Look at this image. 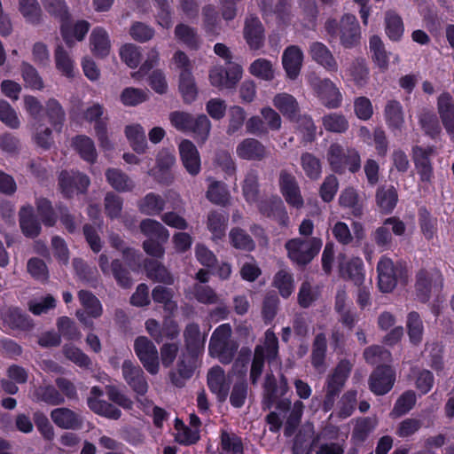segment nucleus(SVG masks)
Returning a JSON list of instances; mask_svg holds the SVG:
<instances>
[{
	"instance_id": "412c9836",
	"label": "nucleus",
	"mask_w": 454,
	"mask_h": 454,
	"mask_svg": "<svg viewBox=\"0 0 454 454\" xmlns=\"http://www.w3.org/2000/svg\"><path fill=\"white\" fill-rule=\"evenodd\" d=\"M207 385L219 401H224L229 394L231 379L221 367L215 366L207 373Z\"/></svg>"
},
{
	"instance_id": "58836bf2",
	"label": "nucleus",
	"mask_w": 454,
	"mask_h": 454,
	"mask_svg": "<svg viewBox=\"0 0 454 454\" xmlns=\"http://www.w3.org/2000/svg\"><path fill=\"white\" fill-rule=\"evenodd\" d=\"M260 212L267 216L278 217L281 224L286 225L288 216L280 199L274 198L270 201H261L258 205Z\"/></svg>"
},
{
	"instance_id": "7c9ffc66",
	"label": "nucleus",
	"mask_w": 454,
	"mask_h": 454,
	"mask_svg": "<svg viewBox=\"0 0 454 454\" xmlns=\"http://www.w3.org/2000/svg\"><path fill=\"white\" fill-rule=\"evenodd\" d=\"M433 152L434 150L431 147L421 148L416 146L413 148L414 162L422 181H429L431 178L432 168L428 158Z\"/></svg>"
},
{
	"instance_id": "4be33fe9",
	"label": "nucleus",
	"mask_w": 454,
	"mask_h": 454,
	"mask_svg": "<svg viewBox=\"0 0 454 454\" xmlns=\"http://www.w3.org/2000/svg\"><path fill=\"white\" fill-rule=\"evenodd\" d=\"M180 158L187 172L196 176L200 171V157L196 146L187 139L178 145Z\"/></svg>"
},
{
	"instance_id": "a211bd4d",
	"label": "nucleus",
	"mask_w": 454,
	"mask_h": 454,
	"mask_svg": "<svg viewBox=\"0 0 454 454\" xmlns=\"http://www.w3.org/2000/svg\"><path fill=\"white\" fill-rule=\"evenodd\" d=\"M244 38L251 50H259L264 43V27L261 20L253 15L245 20Z\"/></svg>"
},
{
	"instance_id": "473e14b6",
	"label": "nucleus",
	"mask_w": 454,
	"mask_h": 454,
	"mask_svg": "<svg viewBox=\"0 0 454 454\" xmlns=\"http://www.w3.org/2000/svg\"><path fill=\"white\" fill-rule=\"evenodd\" d=\"M438 111L446 130L454 134V103L450 94L443 93L438 98Z\"/></svg>"
},
{
	"instance_id": "e433bc0d",
	"label": "nucleus",
	"mask_w": 454,
	"mask_h": 454,
	"mask_svg": "<svg viewBox=\"0 0 454 454\" xmlns=\"http://www.w3.org/2000/svg\"><path fill=\"white\" fill-rule=\"evenodd\" d=\"M384 115L388 128L392 130H400L403 126V107L398 101H388L385 106Z\"/></svg>"
},
{
	"instance_id": "4d7b16f0",
	"label": "nucleus",
	"mask_w": 454,
	"mask_h": 454,
	"mask_svg": "<svg viewBox=\"0 0 454 454\" xmlns=\"http://www.w3.org/2000/svg\"><path fill=\"white\" fill-rule=\"evenodd\" d=\"M350 302L348 301L344 291H339L336 295L335 308L340 315L341 322L348 327H351L355 322L353 315L349 311Z\"/></svg>"
},
{
	"instance_id": "338daca9",
	"label": "nucleus",
	"mask_w": 454,
	"mask_h": 454,
	"mask_svg": "<svg viewBox=\"0 0 454 454\" xmlns=\"http://www.w3.org/2000/svg\"><path fill=\"white\" fill-rule=\"evenodd\" d=\"M323 125L329 131L341 133L348 129V122L343 115L331 114L323 118Z\"/></svg>"
},
{
	"instance_id": "a878e982",
	"label": "nucleus",
	"mask_w": 454,
	"mask_h": 454,
	"mask_svg": "<svg viewBox=\"0 0 454 454\" xmlns=\"http://www.w3.org/2000/svg\"><path fill=\"white\" fill-rule=\"evenodd\" d=\"M237 155L247 160H261L266 154L265 146L254 138L242 140L236 148Z\"/></svg>"
},
{
	"instance_id": "680f3d73",
	"label": "nucleus",
	"mask_w": 454,
	"mask_h": 454,
	"mask_svg": "<svg viewBox=\"0 0 454 454\" xmlns=\"http://www.w3.org/2000/svg\"><path fill=\"white\" fill-rule=\"evenodd\" d=\"M0 121L7 127L14 129L20 125L16 111L4 99H0Z\"/></svg>"
},
{
	"instance_id": "cd10ccee",
	"label": "nucleus",
	"mask_w": 454,
	"mask_h": 454,
	"mask_svg": "<svg viewBox=\"0 0 454 454\" xmlns=\"http://www.w3.org/2000/svg\"><path fill=\"white\" fill-rule=\"evenodd\" d=\"M309 54L314 61L330 72H337L338 64L331 51L322 43L315 42L309 46Z\"/></svg>"
},
{
	"instance_id": "774afa93",
	"label": "nucleus",
	"mask_w": 454,
	"mask_h": 454,
	"mask_svg": "<svg viewBox=\"0 0 454 454\" xmlns=\"http://www.w3.org/2000/svg\"><path fill=\"white\" fill-rule=\"evenodd\" d=\"M169 120L173 127L183 132L191 131L194 124L193 117L184 112L172 113L169 115Z\"/></svg>"
},
{
	"instance_id": "3c124183",
	"label": "nucleus",
	"mask_w": 454,
	"mask_h": 454,
	"mask_svg": "<svg viewBox=\"0 0 454 454\" xmlns=\"http://www.w3.org/2000/svg\"><path fill=\"white\" fill-rule=\"evenodd\" d=\"M19 9L26 20L36 25L41 20V8L37 0H20Z\"/></svg>"
},
{
	"instance_id": "bf43d9fd",
	"label": "nucleus",
	"mask_w": 454,
	"mask_h": 454,
	"mask_svg": "<svg viewBox=\"0 0 454 454\" xmlns=\"http://www.w3.org/2000/svg\"><path fill=\"white\" fill-rule=\"evenodd\" d=\"M145 268L148 278L164 284H173L174 279L172 275L163 265L155 262H151L145 266Z\"/></svg>"
},
{
	"instance_id": "c756f323",
	"label": "nucleus",
	"mask_w": 454,
	"mask_h": 454,
	"mask_svg": "<svg viewBox=\"0 0 454 454\" xmlns=\"http://www.w3.org/2000/svg\"><path fill=\"white\" fill-rule=\"evenodd\" d=\"M248 72L254 77L270 82L275 79L276 67L274 64L265 58H258L254 59L248 67Z\"/></svg>"
},
{
	"instance_id": "0e129e2a",
	"label": "nucleus",
	"mask_w": 454,
	"mask_h": 454,
	"mask_svg": "<svg viewBox=\"0 0 454 454\" xmlns=\"http://www.w3.org/2000/svg\"><path fill=\"white\" fill-rule=\"evenodd\" d=\"M148 98L147 91L136 88H126L121 94V101L128 106H134L145 102Z\"/></svg>"
},
{
	"instance_id": "ddd939ff",
	"label": "nucleus",
	"mask_w": 454,
	"mask_h": 454,
	"mask_svg": "<svg viewBox=\"0 0 454 454\" xmlns=\"http://www.w3.org/2000/svg\"><path fill=\"white\" fill-rule=\"evenodd\" d=\"M310 84L327 107L336 108L340 105L341 94L332 81L313 77L310 79Z\"/></svg>"
},
{
	"instance_id": "2eb2a0df",
	"label": "nucleus",
	"mask_w": 454,
	"mask_h": 454,
	"mask_svg": "<svg viewBox=\"0 0 454 454\" xmlns=\"http://www.w3.org/2000/svg\"><path fill=\"white\" fill-rule=\"evenodd\" d=\"M79 299L84 311H77V317L84 325L92 327L90 317H99L103 311L102 305L95 295L87 291H80Z\"/></svg>"
},
{
	"instance_id": "39448f33",
	"label": "nucleus",
	"mask_w": 454,
	"mask_h": 454,
	"mask_svg": "<svg viewBox=\"0 0 454 454\" xmlns=\"http://www.w3.org/2000/svg\"><path fill=\"white\" fill-rule=\"evenodd\" d=\"M321 247L322 240L318 238L309 239L295 238L286 243L289 259L300 265L309 263L318 254Z\"/></svg>"
},
{
	"instance_id": "79ce46f5",
	"label": "nucleus",
	"mask_w": 454,
	"mask_h": 454,
	"mask_svg": "<svg viewBox=\"0 0 454 454\" xmlns=\"http://www.w3.org/2000/svg\"><path fill=\"white\" fill-rule=\"evenodd\" d=\"M165 207V200L160 195L150 192L146 194L139 202L138 208L141 213L147 215H159Z\"/></svg>"
},
{
	"instance_id": "72a5a7b5",
	"label": "nucleus",
	"mask_w": 454,
	"mask_h": 454,
	"mask_svg": "<svg viewBox=\"0 0 454 454\" xmlns=\"http://www.w3.org/2000/svg\"><path fill=\"white\" fill-rule=\"evenodd\" d=\"M3 319L12 330L29 331L34 326L29 316L23 313L18 308L9 309L8 311L4 313Z\"/></svg>"
},
{
	"instance_id": "c85d7f7f",
	"label": "nucleus",
	"mask_w": 454,
	"mask_h": 454,
	"mask_svg": "<svg viewBox=\"0 0 454 454\" xmlns=\"http://www.w3.org/2000/svg\"><path fill=\"white\" fill-rule=\"evenodd\" d=\"M273 106L286 117L294 120L299 113V106L295 98L288 93L281 92L274 96Z\"/></svg>"
},
{
	"instance_id": "c9c22d12",
	"label": "nucleus",
	"mask_w": 454,
	"mask_h": 454,
	"mask_svg": "<svg viewBox=\"0 0 454 454\" xmlns=\"http://www.w3.org/2000/svg\"><path fill=\"white\" fill-rule=\"evenodd\" d=\"M72 146L78 153L81 158L90 163L97 160V151L94 142L86 136H76L72 139Z\"/></svg>"
},
{
	"instance_id": "393cba45",
	"label": "nucleus",
	"mask_w": 454,
	"mask_h": 454,
	"mask_svg": "<svg viewBox=\"0 0 454 454\" xmlns=\"http://www.w3.org/2000/svg\"><path fill=\"white\" fill-rule=\"evenodd\" d=\"M279 184L286 202L294 207H301L303 200L294 177L286 172H282L280 174Z\"/></svg>"
},
{
	"instance_id": "4c0bfd02",
	"label": "nucleus",
	"mask_w": 454,
	"mask_h": 454,
	"mask_svg": "<svg viewBox=\"0 0 454 454\" xmlns=\"http://www.w3.org/2000/svg\"><path fill=\"white\" fill-rule=\"evenodd\" d=\"M140 231L148 237V239H158L161 243L169 238L168 231L158 221L153 219L143 220L140 223Z\"/></svg>"
},
{
	"instance_id": "f3484780",
	"label": "nucleus",
	"mask_w": 454,
	"mask_h": 454,
	"mask_svg": "<svg viewBox=\"0 0 454 454\" xmlns=\"http://www.w3.org/2000/svg\"><path fill=\"white\" fill-rule=\"evenodd\" d=\"M395 372L389 366H379L370 379V388L375 395H385L392 388Z\"/></svg>"
},
{
	"instance_id": "c03bdc74",
	"label": "nucleus",
	"mask_w": 454,
	"mask_h": 454,
	"mask_svg": "<svg viewBox=\"0 0 454 454\" xmlns=\"http://www.w3.org/2000/svg\"><path fill=\"white\" fill-rule=\"evenodd\" d=\"M99 266L101 270L108 275L113 273L117 282L123 287L130 286L131 282L127 275L126 271L119 270L120 264L118 261H114L111 265L108 263V258L106 254L99 256Z\"/></svg>"
},
{
	"instance_id": "6ab92c4d",
	"label": "nucleus",
	"mask_w": 454,
	"mask_h": 454,
	"mask_svg": "<svg viewBox=\"0 0 454 454\" xmlns=\"http://www.w3.org/2000/svg\"><path fill=\"white\" fill-rule=\"evenodd\" d=\"M122 375L129 386L139 396H143L148 389L142 369L131 361H124L122 364Z\"/></svg>"
},
{
	"instance_id": "603ef678",
	"label": "nucleus",
	"mask_w": 454,
	"mask_h": 454,
	"mask_svg": "<svg viewBox=\"0 0 454 454\" xmlns=\"http://www.w3.org/2000/svg\"><path fill=\"white\" fill-rule=\"evenodd\" d=\"M152 296L155 302L162 304L164 309L170 314L177 309L176 301L172 300L173 293L169 288L158 286L153 290Z\"/></svg>"
},
{
	"instance_id": "6e6552de",
	"label": "nucleus",
	"mask_w": 454,
	"mask_h": 454,
	"mask_svg": "<svg viewBox=\"0 0 454 454\" xmlns=\"http://www.w3.org/2000/svg\"><path fill=\"white\" fill-rule=\"evenodd\" d=\"M242 75L243 68L238 63L228 65L227 68L221 65H215L209 70L208 79L210 84L219 90L233 89L241 80Z\"/></svg>"
},
{
	"instance_id": "5fc2aeb1",
	"label": "nucleus",
	"mask_w": 454,
	"mask_h": 454,
	"mask_svg": "<svg viewBox=\"0 0 454 454\" xmlns=\"http://www.w3.org/2000/svg\"><path fill=\"white\" fill-rule=\"evenodd\" d=\"M273 285L284 298H287L294 291V278L286 270H280L274 277Z\"/></svg>"
},
{
	"instance_id": "bb28decb",
	"label": "nucleus",
	"mask_w": 454,
	"mask_h": 454,
	"mask_svg": "<svg viewBox=\"0 0 454 454\" xmlns=\"http://www.w3.org/2000/svg\"><path fill=\"white\" fill-rule=\"evenodd\" d=\"M90 47L92 53L98 58H105L110 53L111 41L105 28H93L90 35Z\"/></svg>"
},
{
	"instance_id": "49530a36",
	"label": "nucleus",
	"mask_w": 454,
	"mask_h": 454,
	"mask_svg": "<svg viewBox=\"0 0 454 454\" xmlns=\"http://www.w3.org/2000/svg\"><path fill=\"white\" fill-rule=\"evenodd\" d=\"M376 197L378 206L386 213L391 212L397 203V192L393 186L380 187Z\"/></svg>"
},
{
	"instance_id": "7ed1b4c3",
	"label": "nucleus",
	"mask_w": 454,
	"mask_h": 454,
	"mask_svg": "<svg viewBox=\"0 0 454 454\" xmlns=\"http://www.w3.org/2000/svg\"><path fill=\"white\" fill-rule=\"evenodd\" d=\"M59 20L61 22V35L65 43L70 47L82 42L90 25L83 20H74L70 17L67 7L59 1Z\"/></svg>"
},
{
	"instance_id": "f257e3e1",
	"label": "nucleus",
	"mask_w": 454,
	"mask_h": 454,
	"mask_svg": "<svg viewBox=\"0 0 454 454\" xmlns=\"http://www.w3.org/2000/svg\"><path fill=\"white\" fill-rule=\"evenodd\" d=\"M325 27L332 37L340 36V43L345 48H352L360 41V27L354 15L346 14L340 22L335 19H329Z\"/></svg>"
},
{
	"instance_id": "6e6d98bb",
	"label": "nucleus",
	"mask_w": 454,
	"mask_h": 454,
	"mask_svg": "<svg viewBox=\"0 0 454 454\" xmlns=\"http://www.w3.org/2000/svg\"><path fill=\"white\" fill-rule=\"evenodd\" d=\"M227 216L219 212H211L207 217V227L214 239H221L225 233Z\"/></svg>"
},
{
	"instance_id": "09e8293b",
	"label": "nucleus",
	"mask_w": 454,
	"mask_h": 454,
	"mask_svg": "<svg viewBox=\"0 0 454 454\" xmlns=\"http://www.w3.org/2000/svg\"><path fill=\"white\" fill-rule=\"evenodd\" d=\"M179 90L186 103L195 100L198 90L192 72L180 73Z\"/></svg>"
},
{
	"instance_id": "2f4dec72",
	"label": "nucleus",
	"mask_w": 454,
	"mask_h": 454,
	"mask_svg": "<svg viewBox=\"0 0 454 454\" xmlns=\"http://www.w3.org/2000/svg\"><path fill=\"white\" fill-rule=\"evenodd\" d=\"M218 451L219 454H244L242 439L232 432L222 431Z\"/></svg>"
},
{
	"instance_id": "20e7f679",
	"label": "nucleus",
	"mask_w": 454,
	"mask_h": 454,
	"mask_svg": "<svg viewBox=\"0 0 454 454\" xmlns=\"http://www.w3.org/2000/svg\"><path fill=\"white\" fill-rule=\"evenodd\" d=\"M278 339L275 333L268 330L265 333L264 342L262 345H258L254 350V356L251 367V380L255 383L262 374L264 361L267 360L270 366L276 364V358L278 356Z\"/></svg>"
},
{
	"instance_id": "e2e57ef3",
	"label": "nucleus",
	"mask_w": 454,
	"mask_h": 454,
	"mask_svg": "<svg viewBox=\"0 0 454 454\" xmlns=\"http://www.w3.org/2000/svg\"><path fill=\"white\" fill-rule=\"evenodd\" d=\"M415 403V393L411 390L406 391L397 399L391 414L394 417H399L403 414H405L412 409Z\"/></svg>"
},
{
	"instance_id": "052dcab7",
	"label": "nucleus",
	"mask_w": 454,
	"mask_h": 454,
	"mask_svg": "<svg viewBox=\"0 0 454 454\" xmlns=\"http://www.w3.org/2000/svg\"><path fill=\"white\" fill-rule=\"evenodd\" d=\"M175 36L191 48H196L199 45V37L196 31L187 25L178 24L175 28Z\"/></svg>"
},
{
	"instance_id": "f8f14e48",
	"label": "nucleus",
	"mask_w": 454,
	"mask_h": 454,
	"mask_svg": "<svg viewBox=\"0 0 454 454\" xmlns=\"http://www.w3.org/2000/svg\"><path fill=\"white\" fill-rule=\"evenodd\" d=\"M351 369L348 361H341L334 372L327 380L326 398L325 401V409H330L334 397L343 387Z\"/></svg>"
},
{
	"instance_id": "37998d69",
	"label": "nucleus",
	"mask_w": 454,
	"mask_h": 454,
	"mask_svg": "<svg viewBox=\"0 0 454 454\" xmlns=\"http://www.w3.org/2000/svg\"><path fill=\"white\" fill-rule=\"evenodd\" d=\"M20 72L27 88L32 90H42L44 88L43 78L31 64L23 61L20 65Z\"/></svg>"
},
{
	"instance_id": "b1692460",
	"label": "nucleus",
	"mask_w": 454,
	"mask_h": 454,
	"mask_svg": "<svg viewBox=\"0 0 454 454\" xmlns=\"http://www.w3.org/2000/svg\"><path fill=\"white\" fill-rule=\"evenodd\" d=\"M19 218L21 231L27 238L34 239L40 234L41 223L31 205H25L20 207Z\"/></svg>"
},
{
	"instance_id": "69168bd1",
	"label": "nucleus",
	"mask_w": 454,
	"mask_h": 454,
	"mask_svg": "<svg viewBox=\"0 0 454 454\" xmlns=\"http://www.w3.org/2000/svg\"><path fill=\"white\" fill-rule=\"evenodd\" d=\"M176 440L183 444L194 443L200 437L199 429L189 428L181 421L176 420Z\"/></svg>"
},
{
	"instance_id": "423d86ee",
	"label": "nucleus",
	"mask_w": 454,
	"mask_h": 454,
	"mask_svg": "<svg viewBox=\"0 0 454 454\" xmlns=\"http://www.w3.org/2000/svg\"><path fill=\"white\" fill-rule=\"evenodd\" d=\"M231 328L229 324L219 325L213 333L209 342V354L222 363L231 362L236 347L230 340Z\"/></svg>"
},
{
	"instance_id": "f03ea898",
	"label": "nucleus",
	"mask_w": 454,
	"mask_h": 454,
	"mask_svg": "<svg viewBox=\"0 0 454 454\" xmlns=\"http://www.w3.org/2000/svg\"><path fill=\"white\" fill-rule=\"evenodd\" d=\"M184 335L189 355L187 359L184 356L180 358L178 372L182 377L189 378L193 370L194 356L204 348L206 336L201 335L199 325L195 324L188 325Z\"/></svg>"
},
{
	"instance_id": "a19ab883",
	"label": "nucleus",
	"mask_w": 454,
	"mask_h": 454,
	"mask_svg": "<svg viewBox=\"0 0 454 454\" xmlns=\"http://www.w3.org/2000/svg\"><path fill=\"white\" fill-rule=\"evenodd\" d=\"M125 135L131 147L138 153H143L147 146L145 130L140 124H130L125 128Z\"/></svg>"
},
{
	"instance_id": "8fccbe9b",
	"label": "nucleus",
	"mask_w": 454,
	"mask_h": 454,
	"mask_svg": "<svg viewBox=\"0 0 454 454\" xmlns=\"http://www.w3.org/2000/svg\"><path fill=\"white\" fill-rule=\"evenodd\" d=\"M325 348V336L322 333H319L316 336L312 352V364L319 373H323L325 370L324 364Z\"/></svg>"
},
{
	"instance_id": "9b49d317",
	"label": "nucleus",
	"mask_w": 454,
	"mask_h": 454,
	"mask_svg": "<svg viewBox=\"0 0 454 454\" xmlns=\"http://www.w3.org/2000/svg\"><path fill=\"white\" fill-rule=\"evenodd\" d=\"M377 271L380 290L383 293L393 291L402 274V270L396 267L389 258L382 257L378 263Z\"/></svg>"
},
{
	"instance_id": "dca6fc26",
	"label": "nucleus",
	"mask_w": 454,
	"mask_h": 454,
	"mask_svg": "<svg viewBox=\"0 0 454 454\" xmlns=\"http://www.w3.org/2000/svg\"><path fill=\"white\" fill-rule=\"evenodd\" d=\"M176 162L174 153L168 150H161L157 155L156 166L150 169L149 175L158 182L169 184L173 181V175L170 168Z\"/></svg>"
},
{
	"instance_id": "864d4df0",
	"label": "nucleus",
	"mask_w": 454,
	"mask_h": 454,
	"mask_svg": "<svg viewBox=\"0 0 454 454\" xmlns=\"http://www.w3.org/2000/svg\"><path fill=\"white\" fill-rule=\"evenodd\" d=\"M231 245L237 248L246 251H252L254 248V242L251 237L242 229L233 228L229 233Z\"/></svg>"
},
{
	"instance_id": "5701e85b",
	"label": "nucleus",
	"mask_w": 454,
	"mask_h": 454,
	"mask_svg": "<svg viewBox=\"0 0 454 454\" xmlns=\"http://www.w3.org/2000/svg\"><path fill=\"white\" fill-rule=\"evenodd\" d=\"M340 259L341 277L351 280L356 286H360L364 279L362 260L358 257L347 258L345 255H341Z\"/></svg>"
},
{
	"instance_id": "ea45409f",
	"label": "nucleus",
	"mask_w": 454,
	"mask_h": 454,
	"mask_svg": "<svg viewBox=\"0 0 454 454\" xmlns=\"http://www.w3.org/2000/svg\"><path fill=\"white\" fill-rule=\"evenodd\" d=\"M369 69L364 59L354 60L348 67L345 69V76L359 87L364 86L368 80Z\"/></svg>"
},
{
	"instance_id": "9d476101",
	"label": "nucleus",
	"mask_w": 454,
	"mask_h": 454,
	"mask_svg": "<svg viewBox=\"0 0 454 454\" xmlns=\"http://www.w3.org/2000/svg\"><path fill=\"white\" fill-rule=\"evenodd\" d=\"M134 349L145 369L153 375L157 374L160 371V358L158 349L153 341L145 336L137 337Z\"/></svg>"
},
{
	"instance_id": "4468645a",
	"label": "nucleus",
	"mask_w": 454,
	"mask_h": 454,
	"mask_svg": "<svg viewBox=\"0 0 454 454\" xmlns=\"http://www.w3.org/2000/svg\"><path fill=\"white\" fill-rule=\"evenodd\" d=\"M104 392L98 387H93L87 399L89 408L98 415L110 419H118L121 411L113 404L102 399Z\"/></svg>"
},
{
	"instance_id": "aec40b11",
	"label": "nucleus",
	"mask_w": 454,
	"mask_h": 454,
	"mask_svg": "<svg viewBox=\"0 0 454 454\" xmlns=\"http://www.w3.org/2000/svg\"><path fill=\"white\" fill-rule=\"evenodd\" d=\"M303 63V52L296 45L286 48L282 54V66L289 79H296L301 72Z\"/></svg>"
},
{
	"instance_id": "1a4fd4ad",
	"label": "nucleus",
	"mask_w": 454,
	"mask_h": 454,
	"mask_svg": "<svg viewBox=\"0 0 454 454\" xmlns=\"http://www.w3.org/2000/svg\"><path fill=\"white\" fill-rule=\"evenodd\" d=\"M24 106L27 114L37 122L47 121L54 129L57 126V99L51 98L47 102L46 109L34 96L24 97Z\"/></svg>"
},
{
	"instance_id": "0eeeda50",
	"label": "nucleus",
	"mask_w": 454,
	"mask_h": 454,
	"mask_svg": "<svg viewBox=\"0 0 454 454\" xmlns=\"http://www.w3.org/2000/svg\"><path fill=\"white\" fill-rule=\"evenodd\" d=\"M327 160L332 168L336 172H343L348 168L351 172H356L360 168L361 160L357 151L350 148H344L339 144L331 145Z\"/></svg>"
},
{
	"instance_id": "13d9d810",
	"label": "nucleus",
	"mask_w": 454,
	"mask_h": 454,
	"mask_svg": "<svg viewBox=\"0 0 454 454\" xmlns=\"http://www.w3.org/2000/svg\"><path fill=\"white\" fill-rule=\"evenodd\" d=\"M258 176L255 171L251 170L247 173L243 185V195L248 203H254L256 201L258 194Z\"/></svg>"
},
{
	"instance_id": "f704fd0d",
	"label": "nucleus",
	"mask_w": 454,
	"mask_h": 454,
	"mask_svg": "<svg viewBox=\"0 0 454 454\" xmlns=\"http://www.w3.org/2000/svg\"><path fill=\"white\" fill-rule=\"evenodd\" d=\"M385 32L388 39L393 42L400 41L404 34L403 21L393 11H388L385 14Z\"/></svg>"
},
{
	"instance_id": "a18cd8bd",
	"label": "nucleus",
	"mask_w": 454,
	"mask_h": 454,
	"mask_svg": "<svg viewBox=\"0 0 454 454\" xmlns=\"http://www.w3.org/2000/svg\"><path fill=\"white\" fill-rule=\"evenodd\" d=\"M369 44L373 62L381 70H386L388 67L389 59L382 40L378 35H372L370 38Z\"/></svg>"
},
{
	"instance_id": "de8ad7c7",
	"label": "nucleus",
	"mask_w": 454,
	"mask_h": 454,
	"mask_svg": "<svg viewBox=\"0 0 454 454\" xmlns=\"http://www.w3.org/2000/svg\"><path fill=\"white\" fill-rule=\"evenodd\" d=\"M106 176L109 184L119 192L130 191L134 187L133 182L119 169H108Z\"/></svg>"
}]
</instances>
